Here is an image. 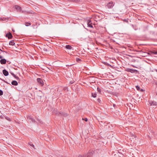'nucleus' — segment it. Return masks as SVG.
I'll use <instances>...</instances> for the list:
<instances>
[{"mask_svg": "<svg viewBox=\"0 0 157 157\" xmlns=\"http://www.w3.org/2000/svg\"><path fill=\"white\" fill-rule=\"evenodd\" d=\"M27 119L28 120H30L33 123H40V124H42V121L39 119H37V121H35V119L33 118L31 116H27Z\"/></svg>", "mask_w": 157, "mask_h": 157, "instance_id": "obj_1", "label": "nucleus"}, {"mask_svg": "<svg viewBox=\"0 0 157 157\" xmlns=\"http://www.w3.org/2000/svg\"><path fill=\"white\" fill-rule=\"evenodd\" d=\"M115 3L114 2L111 1L108 3L107 5L105 6L106 8L111 9L114 6Z\"/></svg>", "mask_w": 157, "mask_h": 157, "instance_id": "obj_2", "label": "nucleus"}, {"mask_svg": "<svg viewBox=\"0 0 157 157\" xmlns=\"http://www.w3.org/2000/svg\"><path fill=\"white\" fill-rule=\"evenodd\" d=\"M94 153V151L90 150L86 154H85V157H92Z\"/></svg>", "mask_w": 157, "mask_h": 157, "instance_id": "obj_3", "label": "nucleus"}, {"mask_svg": "<svg viewBox=\"0 0 157 157\" xmlns=\"http://www.w3.org/2000/svg\"><path fill=\"white\" fill-rule=\"evenodd\" d=\"M58 113L59 114H58V116H62L66 117L68 115L67 113L62 111L59 112Z\"/></svg>", "mask_w": 157, "mask_h": 157, "instance_id": "obj_4", "label": "nucleus"}, {"mask_svg": "<svg viewBox=\"0 0 157 157\" xmlns=\"http://www.w3.org/2000/svg\"><path fill=\"white\" fill-rule=\"evenodd\" d=\"M6 37H7L9 39H10L12 38L13 35L11 33L9 32L6 34Z\"/></svg>", "mask_w": 157, "mask_h": 157, "instance_id": "obj_5", "label": "nucleus"}, {"mask_svg": "<svg viewBox=\"0 0 157 157\" xmlns=\"http://www.w3.org/2000/svg\"><path fill=\"white\" fill-rule=\"evenodd\" d=\"M37 81L40 85L43 86L44 85V82L42 79L40 78H37Z\"/></svg>", "mask_w": 157, "mask_h": 157, "instance_id": "obj_6", "label": "nucleus"}, {"mask_svg": "<svg viewBox=\"0 0 157 157\" xmlns=\"http://www.w3.org/2000/svg\"><path fill=\"white\" fill-rule=\"evenodd\" d=\"M128 71L132 73H137L138 72V71L136 70L132 69H128Z\"/></svg>", "mask_w": 157, "mask_h": 157, "instance_id": "obj_7", "label": "nucleus"}, {"mask_svg": "<svg viewBox=\"0 0 157 157\" xmlns=\"http://www.w3.org/2000/svg\"><path fill=\"white\" fill-rule=\"evenodd\" d=\"M2 73L4 76H6L9 75L8 72L6 69H4L2 70Z\"/></svg>", "mask_w": 157, "mask_h": 157, "instance_id": "obj_8", "label": "nucleus"}, {"mask_svg": "<svg viewBox=\"0 0 157 157\" xmlns=\"http://www.w3.org/2000/svg\"><path fill=\"white\" fill-rule=\"evenodd\" d=\"M6 62V60L5 59H2L0 60V63L2 64H4Z\"/></svg>", "mask_w": 157, "mask_h": 157, "instance_id": "obj_9", "label": "nucleus"}, {"mask_svg": "<svg viewBox=\"0 0 157 157\" xmlns=\"http://www.w3.org/2000/svg\"><path fill=\"white\" fill-rule=\"evenodd\" d=\"M87 25L88 26L90 27L93 28L92 23L91 22V21L90 20L87 21Z\"/></svg>", "mask_w": 157, "mask_h": 157, "instance_id": "obj_10", "label": "nucleus"}, {"mask_svg": "<svg viewBox=\"0 0 157 157\" xmlns=\"http://www.w3.org/2000/svg\"><path fill=\"white\" fill-rule=\"evenodd\" d=\"M149 103L151 105H153L156 106L157 105V103L156 101H149Z\"/></svg>", "mask_w": 157, "mask_h": 157, "instance_id": "obj_11", "label": "nucleus"}, {"mask_svg": "<svg viewBox=\"0 0 157 157\" xmlns=\"http://www.w3.org/2000/svg\"><path fill=\"white\" fill-rule=\"evenodd\" d=\"M11 84L13 85L17 86L18 85V83L16 81L13 80L11 82Z\"/></svg>", "mask_w": 157, "mask_h": 157, "instance_id": "obj_12", "label": "nucleus"}, {"mask_svg": "<svg viewBox=\"0 0 157 157\" xmlns=\"http://www.w3.org/2000/svg\"><path fill=\"white\" fill-rule=\"evenodd\" d=\"M65 48L67 49H69V50H71L72 49L73 50V48L70 45H67L66 46Z\"/></svg>", "mask_w": 157, "mask_h": 157, "instance_id": "obj_13", "label": "nucleus"}, {"mask_svg": "<svg viewBox=\"0 0 157 157\" xmlns=\"http://www.w3.org/2000/svg\"><path fill=\"white\" fill-rule=\"evenodd\" d=\"M15 8L18 11H20L21 10V8L20 6L18 5H16L15 6Z\"/></svg>", "mask_w": 157, "mask_h": 157, "instance_id": "obj_14", "label": "nucleus"}, {"mask_svg": "<svg viewBox=\"0 0 157 157\" xmlns=\"http://www.w3.org/2000/svg\"><path fill=\"white\" fill-rule=\"evenodd\" d=\"M53 113H55L56 115H57V116H58V114H59L58 113L59 112L57 111L56 109H54L53 111Z\"/></svg>", "mask_w": 157, "mask_h": 157, "instance_id": "obj_15", "label": "nucleus"}, {"mask_svg": "<svg viewBox=\"0 0 157 157\" xmlns=\"http://www.w3.org/2000/svg\"><path fill=\"white\" fill-rule=\"evenodd\" d=\"M9 44L12 45H14L15 44V43L14 42V40H11L9 42Z\"/></svg>", "mask_w": 157, "mask_h": 157, "instance_id": "obj_16", "label": "nucleus"}, {"mask_svg": "<svg viewBox=\"0 0 157 157\" xmlns=\"http://www.w3.org/2000/svg\"><path fill=\"white\" fill-rule=\"evenodd\" d=\"M31 25V24L30 23H29V22H25V25L26 26H28L30 25Z\"/></svg>", "mask_w": 157, "mask_h": 157, "instance_id": "obj_17", "label": "nucleus"}, {"mask_svg": "<svg viewBox=\"0 0 157 157\" xmlns=\"http://www.w3.org/2000/svg\"><path fill=\"white\" fill-rule=\"evenodd\" d=\"M97 94L96 93H92V96L93 98H96V97Z\"/></svg>", "mask_w": 157, "mask_h": 157, "instance_id": "obj_18", "label": "nucleus"}, {"mask_svg": "<svg viewBox=\"0 0 157 157\" xmlns=\"http://www.w3.org/2000/svg\"><path fill=\"white\" fill-rule=\"evenodd\" d=\"M29 144L33 148H34V146L33 144V143L31 142H30L29 143Z\"/></svg>", "mask_w": 157, "mask_h": 157, "instance_id": "obj_19", "label": "nucleus"}, {"mask_svg": "<svg viewBox=\"0 0 157 157\" xmlns=\"http://www.w3.org/2000/svg\"><path fill=\"white\" fill-rule=\"evenodd\" d=\"M136 88L137 90H138V91L140 90V88L139 86L137 85V86H136Z\"/></svg>", "mask_w": 157, "mask_h": 157, "instance_id": "obj_20", "label": "nucleus"}, {"mask_svg": "<svg viewBox=\"0 0 157 157\" xmlns=\"http://www.w3.org/2000/svg\"><path fill=\"white\" fill-rule=\"evenodd\" d=\"M97 90L99 93H101V89L98 87L97 88Z\"/></svg>", "mask_w": 157, "mask_h": 157, "instance_id": "obj_21", "label": "nucleus"}, {"mask_svg": "<svg viewBox=\"0 0 157 157\" xmlns=\"http://www.w3.org/2000/svg\"><path fill=\"white\" fill-rule=\"evenodd\" d=\"M3 94V92L2 90H0V96H2Z\"/></svg>", "mask_w": 157, "mask_h": 157, "instance_id": "obj_22", "label": "nucleus"}, {"mask_svg": "<svg viewBox=\"0 0 157 157\" xmlns=\"http://www.w3.org/2000/svg\"><path fill=\"white\" fill-rule=\"evenodd\" d=\"M0 19L2 21H6L7 19L6 18H0Z\"/></svg>", "mask_w": 157, "mask_h": 157, "instance_id": "obj_23", "label": "nucleus"}, {"mask_svg": "<svg viewBox=\"0 0 157 157\" xmlns=\"http://www.w3.org/2000/svg\"><path fill=\"white\" fill-rule=\"evenodd\" d=\"M78 157H85V155H79Z\"/></svg>", "mask_w": 157, "mask_h": 157, "instance_id": "obj_24", "label": "nucleus"}, {"mask_svg": "<svg viewBox=\"0 0 157 157\" xmlns=\"http://www.w3.org/2000/svg\"><path fill=\"white\" fill-rule=\"evenodd\" d=\"M82 120H84L85 121H88V119L86 118H82Z\"/></svg>", "mask_w": 157, "mask_h": 157, "instance_id": "obj_25", "label": "nucleus"}, {"mask_svg": "<svg viewBox=\"0 0 157 157\" xmlns=\"http://www.w3.org/2000/svg\"><path fill=\"white\" fill-rule=\"evenodd\" d=\"M13 77L17 80L19 79V78L18 76H16V75H15V76H14Z\"/></svg>", "mask_w": 157, "mask_h": 157, "instance_id": "obj_26", "label": "nucleus"}, {"mask_svg": "<svg viewBox=\"0 0 157 157\" xmlns=\"http://www.w3.org/2000/svg\"><path fill=\"white\" fill-rule=\"evenodd\" d=\"M0 51L2 52H5V53H7V52H6V51H3L2 50H1V49L0 48ZM0 54H1V52H0Z\"/></svg>", "mask_w": 157, "mask_h": 157, "instance_id": "obj_27", "label": "nucleus"}, {"mask_svg": "<svg viewBox=\"0 0 157 157\" xmlns=\"http://www.w3.org/2000/svg\"><path fill=\"white\" fill-rule=\"evenodd\" d=\"M76 60L77 61H81V59H80V58H77L76 59Z\"/></svg>", "mask_w": 157, "mask_h": 157, "instance_id": "obj_28", "label": "nucleus"}, {"mask_svg": "<svg viewBox=\"0 0 157 157\" xmlns=\"http://www.w3.org/2000/svg\"><path fill=\"white\" fill-rule=\"evenodd\" d=\"M97 101L99 103H101V99L99 98H98L97 99Z\"/></svg>", "mask_w": 157, "mask_h": 157, "instance_id": "obj_29", "label": "nucleus"}, {"mask_svg": "<svg viewBox=\"0 0 157 157\" xmlns=\"http://www.w3.org/2000/svg\"><path fill=\"white\" fill-rule=\"evenodd\" d=\"M0 80H2V81H3V82H6V83H7V82H6L5 80H3V79H2L1 78H0Z\"/></svg>", "mask_w": 157, "mask_h": 157, "instance_id": "obj_30", "label": "nucleus"}, {"mask_svg": "<svg viewBox=\"0 0 157 157\" xmlns=\"http://www.w3.org/2000/svg\"><path fill=\"white\" fill-rule=\"evenodd\" d=\"M5 118L7 120L10 121V119L9 118L6 117H5Z\"/></svg>", "mask_w": 157, "mask_h": 157, "instance_id": "obj_31", "label": "nucleus"}, {"mask_svg": "<svg viewBox=\"0 0 157 157\" xmlns=\"http://www.w3.org/2000/svg\"><path fill=\"white\" fill-rule=\"evenodd\" d=\"M11 74L14 77V76H15V75L13 73L10 72Z\"/></svg>", "mask_w": 157, "mask_h": 157, "instance_id": "obj_32", "label": "nucleus"}, {"mask_svg": "<svg viewBox=\"0 0 157 157\" xmlns=\"http://www.w3.org/2000/svg\"><path fill=\"white\" fill-rule=\"evenodd\" d=\"M145 91L144 90H143V89H140V90H139V91H141V92H144Z\"/></svg>", "mask_w": 157, "mask_h": 157, "instance_id": "obj_33", "label": "nucleus"}, {"mask_svg": "<svg viewBox=\"0 0 157 157\" xmlns=\"http://www.w3.org/2000/svg\"><path fill=\"white\" fill-rule=\"evenodd\" d=\"M43 50H44V51H46V52H47V51H48V50H47V49L46 48H44Z\"/></svg>", "mask_w": 157, "mask_h": 157, "instance_id": "obj_34", "label": "nucleus"}, {"mask_svg": "<svg viewBox=\"0 0 157 157\" xmlns=\"http://www.w3.org/2000/svg\"><path fill=\"white\" fill-rule=\"evenodd\" d=\"M136 51V52H142L143 53H145V52H142V51Z\"/></svg>", "mask_w": 157, "mask_h": 157, "instance_id": "obj_35", "label": "nucleus"}, {"mask_svg": "<svg viewBox=\"0 0 157 157\" xmlns=\"http://www.w3.org/2000/svg\"><path fill=\"white\" fill-rule=\"evenodd\" d=\"M73 83V82L72 81H71L70 82V84H72Z\"/></svg>", "mask_w": 157, "mask_h": 157, "instance_id": "obj_36", "label": "nucleus"}, {"mask_svg": "<svg viewBox=\"0 0 157 157\" xmlns=\"http://www.w3.org/2000/svg\"><path fill=\"white\" fill-rule=\"evenodd\" d=\"M2 56H0V59H2Z\"/></svg>", "mask_w": 157, "mask_h": 157, "instance_id": "obj_37", "label": "nucleus"}, {"mask_svg": "<svg viewBox=\"0 0 157 157\" xmlns=\"http://www.w3.org/2000/svg\"><path fill=\"white\" fill-rule=\"evenodd\" d=\"M113 106L114 107L116 106V105H115V104H113Z\"/></svg>", "mask_w": 157, "mask_h": 157, "instance_id": "obj_38", "label": "nucleus"}, {"mask_svg": "<svg viewBox=\"0 0 157 157\" xmlns=\"http://www.w3.org/2000/svg\"><path fill=\"white\" fill-rule=\"evenodd\" d=\"M153 53L154 54H157V52H153Z\"/></svg>", "mask_w": 157, "mask_h": 157, "instance_id": "obj_39", "label": "nucleus"}, {"mask_svg": "<svg viewBox=\"0 0 157 157\" xmlns=\"http://www.w3.org/2000/svg\"><path fill=\"white\" fill-rule=\"evenodd\" d=\"M124 21H126V22H128V20H124Z\"/></svg>", "mask_w": 157, "mask_h": 157, "instance_id": "obj_40", "label": "nucleus"}, {"mask_svg": "<svg viewBox=\"0 0 157 157\" xmlns=\"http://www.w3.org/2000/svg\"><path fill=\"white\" fill-rule=\"evenodd\" d=\"M155 71H157V70L156 69H155Z\"/></svg>", "mask_w": 157, "mask_h": 157, "instance_id": "obj_41", "label": "nucleus"}, {"mask_svg": "<svg viewBox=\"0 0 157 157\" xmlns=\"http://www.w3.org/2000/svg\"><path fill=\"white\" fill-rule=\"evenodd\" d=\"M12 31H13V32H14V31L13 29H12Z\"/></svg>", "mask_w": 157, "mask_h": 157, "instance_id": "obj_42", "label": "nucleus"}, {"mask_svg": "<svg viewBox=\"0 0 157 157\" xmlns=\"http://www.w3.org/2000/svg\"><path fill=\"white\" fill-rule=\"evenodd\" d=\"M90 32H92V31H91L90 30Z\"/></svg>", "mask_w": 157, "mask_h": 157, "instance_id": "obj_43", "label": "nucleus"}]
</instances>
